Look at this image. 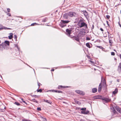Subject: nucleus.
Wrapping results in <instances>:
<instances>
[{"instance_id": "23", "label": "nucleus", "mask_w": 121, "mask_h": 121, "mask_svg": "<svg viewBox=\"0 0 121 121\" xmlns=\"http://www.w3.org/2000/svg\"><path fill=\"white\" fill-rule=\"evenodd\" d=\"M86 45L87 47H88L89 48H90V44L89 43H86Z\"/></svg>"}, {"instance_id": "14", "label": "nucleus", "mask_w": 121, "mask_h": 121, "mask_svg": "<svg viewBox=\"0 0 121 121\" xmlns=\"http://www.w3.org/2000/svg\"><path fill=\"white\" fill-rule=\"evenodd\" d=\"M102 89V86L101 84L100 83L99 86V87L98 89V91L99 92H100L101 90Z\"/></svg>"}, {"instance_id": "7", "label": "nucleus", "mask_w": 121, "mask_h": 121, "mask_svg": "<svg viewBox=\"0 0 121 121\" xmlns=\"http://www.w3.org/2000/svg\"><path fill=\"white\" fill-rule=\"evenodd\" d=\"M6 45L4 43H3L0 45V50H3L5 49Z\"/></svg>"}, {"instance_id": "3", "label": "nucleus", "mask_w": 121, "mask_h": 121, "mask_svg": "<svg viewBox=\"0 0 121 121\" xmlns=\"http://www.w3.org/2000/svg\"><path fill=\"white\" fill-rule=\"evenodd\" d=\"M69 17H77L78 16L77 13L74 12H70L68 13Z\"/></svg>"}, {"instance_id": "62", "label": "nucleus", "mask_w": 121, "mask_h": 121, "mask_svg": "<svg viewBox=\"0 0 121 121\" xmlns=\"http://www.w3.org/2000/svg\"><path fill=\"white\" fill-rule=\"evenodd\" d=\"M1 43V41L0 40V43Z\"/></svg>"}, {"instance_id": "9", "label": "nucleus", "mask_w": 121, "mask_h": 121, "mask_svg": "<svg viewBox=\"0 0 121 121\" xmlns=\"http://www.w3.org/2000/svg\"><path fill=\"white\" fill-rule=\"evenodd\" d=\"M69 16L68 13L64 14L63 16L64 19H68L69 18Z\"/></svg>"}, {"instance_id": "25", "label": "nucleus", "mask_w": 121, "mask_h": 121, "mask_svg": "<svg viewBox=\"0 0 121 121\" xmlns=\"http://www.w3.org/2000/svg\"><path fill=\"white\" fill-rule=\"evenodd\" d=\"M118 71L120 73H121V69L119 68L118 67Z\"/></svg>"}, {"instance_id": "44", "label": "nucleus", "mask_w": 121, "mask_h": 121, "mask_svg": "<svg viewBox=\"0 0 121 121\" xmlns=\"http://www.w3.org/2000/svg\"><path fill=\"white\" fill-rule=\"evenodd\" d=\"M82 12L84 14V13H85L86 12V10H83L82 11Z\"/></svg>"}, {"instance_id": "41", "label": "nucleus", "mask_w": 121, "mask_h": 121, "mask_svg": "<svg viewBox=\"0 0 121 121\" xmlns=\"http://www.w3.org/2000/svg\"><path fill=\"white\" fill-rule=\"evenodd\" d=\"M89 61H90V62H91V63L92 64H94V62L93 61H92L91 60H90Z\"/></svg>"}, {"instance_id": "57", "label": "nucleus", "mask_w": 121, "mask_h": 121, "mask_svg": "<svg viewBox=\"0 0 121 121\" xmlns=\"http://www.w3.org/2000/svg\"><path fill=\"white\" fill-rule=\"evenodd\" d=\"M21 100H22V102H23V101H24V100H23V99L22 98V99H21Z\"/></svg>"}, {"instance_id": "12", "label": "nucleus", "mask_w": 121, "mask_h": 121, "mask_svg": "<svg viewBox=\"0 0 121 121\" xmlns=\"http://www.w3.org/2000/svg\"><path fill=\"white\" fill-rule=\"evenodd\" d=\"M13 33H10L9 34V39H11L13 37Z\"/></svg>"}, {"instance_id": "55", "label": "nucleus", "mask_w": 121, "mask_h": 121, "mask_svg": "<svg viewBox=\"0 0 121 121\" xmlns=\"http://www.w3.org/2000/svg\"><path fill=\"white\" fill-rule=\"evenodd\" d=\"M51 71H53L54 70V69H52L51 70Z\"/></svg>"}, {"instance_id": "45", "label": "nucleus", "mask_w": 121, "mask_h": 121, "mask_svg": "<svg viewBox=\"0 0 121 121\" xmlns=\"http://www.w3.org/2000/svg\"><path fill=\"white\" fill-rule=\"evenodd\" d=\"M57 91V92H58V93H60L62 92L61 91Z\"/></svg>"}, {"instance_id": "10", "label": "nucleus", "mask_w": 121, "mask_h": 121, "mask_svg": "<svg viewBox=\"0 0 121 121\" xmlns=\"http://www.w3.org/2000/svg\"><path fill=\"white\" fill-rule=\"evenodd\" d=\"M103 97L102 96L97 95L95 96L94 97V98L95 99H102Z\"/></svg>"}, {"instance_id": "34", "label": "nucleus", "mask_w": 121, "mask_h": 121, "mask_svg": "<svg viewBox=\"0 0 121 121\" xmlns=\"http://www.w3.org/2000/svg\"><path fill=\"white\" fill-rule=\"evenodd\" d=\"M97 47L101 49H103V47L101 46H97Z\"/></svg>"}, {"instance_id": "52", "label": "nucleus", "mask_w": 121, "mask_h": 121, "mask_svg": "<svg viewBox=\"0 0 121 121\" xmlns=\"http://www.w3.org/2000/svg\"><path fill=\"white\" fill-rule=\"evenodd\" d=\"M23 102L24 103H25V104H26V103L25 102V101H23Z\"/></svg>"}, {"instance_id": "40", "label": "nucleus", "mask_w": 121, "mask_h": 121, "mask_svg": "<svg viewBox=\"0 0 121 121\" xmlns=\"http://www.w3.org/2000/svg\"><path fill=\"white\" fill-rule=\"evenodd\" d=\"M7 10L8 12H10V10L9 8L7 9Z\"/></svg>"}, {"instance_id": "4", "label": "nucleus", "mask_w": 121, "mask_h": 121, "mask_svg": "<svg viewBox=\"0 0 121 121\" xmlns=\"http://www.w3.org/2000/svg\"><path fill=\"white\" fill-rule=\"evenodd\" d=\"M102 100L104 101H103L104 103V102L105 103H108L111 101V99L108 98L103 97Z\"/></svg>"}, {"instance_id": "63", "label": "nucleus", "mask_w": 121, "mask_h": 121, "mask_svg": "<svg viewBox=\"0 0 121 121\" xmlns=\"http://www.w3.org/2000/svg\"><path fill=\"white\" fill-rule=\"evenodd\" d=\"M116 59L115 58V60H116Z\"/></svg>"}, {"instance_id": "18", "label": "nucleus", "mask_w": 121, "mask_h": 121, "mask_svg": "<svg viewBox=\"0 0 121 121\" xmlns=\"http://www.w3.org/2000/svg\"><path fill=\"white\" fill-rule=\"evenodd\" d=\"M4 44H7L8 45H9V42L8 41H5L4 42Z\"/></svg>"}, {"instance_id": "36", "label": "nucleus", "mask_w": 121, "mask_h": 121, "mask_svg": "<svg viewBox=\"0 0 121 121\" xmlns=\"http://www.w3.org/2000/svg\"><path fill=\"white\" fill-rule=\"evenodd\" d=\"M37 110L38 111H40L41 110V108L40 107H38L37 108Z\"/></svg>"}, {"instance_id": "17", "label": "nucleus", "mask_w": 121, "mask_h": 121, "mask_svg": "<svg viewBox=\"0 0 121 121\" xmlns=\"http://www.w3.org/2000/svg\"><path fill=\"white\" fill-rule=\"evenodd\" d=\"M118 92V90L117 89H116L113 92V94H115L117 93Z\"/></svg>"}, {"instance_id": "20", "label": "nucleus", "mask_w": 121, "mask_h": 121, "mask_svg": "<svg viewBox=\"0 0 121 121\" xmlns=\"http://www.w3.org/2000/svg\"><path fill=\"white\" fill-rule=\"evenodd\" d=\"M84 15L86 17H88V13L86 12H86L85 13H84Z\"/></svg>"}, {"instance_id": "38", "label": "nucleus", "mask_w": 121, "mask_h": 121, "mask_svg": "<svg viewBox=\"0 0 121 121\" xmlns=\"http://www.w3.org/2000/svg\"><path fill=\"white\" fill-rule=\"evenodd\" d=\"M75 102L76 103L78 104H80L79 102L78 101H76Z\"/></svg>"}, {"instance_id": "24", "label": "nucleus", "mask_w": 121, "mask_h": 121, "mask_svg": "<svg viewBox=\"0 0 121 121\" xmlns=\"http://www.w3.org/2000/svg\"><path fill=\"white\" fill-rule=\"evenodd\" d=\"M41 118L43 119V121H47V120L45 118H44L42 117H41Z\"/></svg>"}, {"instance_id": "49", "label": "nucleus", "mask_w": 121, "mask_h": 121, "mask_svg": "<svg viewBox=\"0 0 121 121\" xmlns=\"http://www.w3.org/2000/svg\"><path fill=\"white\" fill-rule=\"evenodd\" d=\"M33 96L34 98H36L37 97V96L36 95H34Z\"/></svg>"}, {"instance_id": "43", "label": "nucleus", "mask_w": 121, "mask_h": 121, "mask_svg": "<svg viewBox=\"0 0 121 121\" xmlns=\"http://www.w3.org/2000/svg\"><path fill=\"white\" fill-rule=\"evenodd\" d=\"M86 39L87 40H90V39L89 37H87L86 38Z\"/></svg>"}, {"instance_id": "5", "label": "nucleus", "mask_w": 121, "mask_h": 121, "mask_svg": "<svg viewBox=\"0 0 121 121\" xmlns=\"http://www.w3.org/2000/svg\"><path fill=\"white\" fill-rule=\"evenodd\" d=\"M72 30L71 29H67L66 30V34L69 37H70V34L71 33Z\"/></svg>"}, {"instance_id": "46", "label": "nucleus", "mask_w": 121, "mask_h": 121, "mask_svg": "<svg viewBox=\"0 0 121 121\" xmlns=\"http://www.w3.org/2000/svg\"><path fill=\"white\" fill-rule=\"evenodd\" d=\"M106 22L107 23L108 25V26H109V24H108V21H106Z\"/></svg>"}, {"instance_id": "27", "label": "nucleus", "mask_w": 121, "mask_h": 121, "mask_svg": "<svg viewBox=\"0 0 121 121\" xmlns=\"http://www.w3.org/2000/svg\"><path fill=\"white\" fill-rule=\"evenodd\" d=\"M14 104H15L17 105V106H19L20 105V104L18 102H15V103Z\"/></svg>"}, {"instance_id": "51", "label": "nucleus", "mask_w": 121, "mask_h": 121, "mask_svg": "<svg viewBox=\"0 0 121 121\" xmlns=\"http://www.w3.org/2000/svg\"><path fill=\"white\" fill-rule=\"evenodd\" d=\"M38 86H39V87L40 86L39 84L40 83L39 82H38Z\"/></svg>"}, {"instance_id": "61", "label": "nucleus", "mask_w": 121, "mask_h": 121, "mask_svg": "<svg viewBox=\"0 0 121 121\" xmlns=\"http://www.w3.org/2000/svg\"><path fill=\"white\" fill-rule=\"evenodd\" d=\"M102 77H101V79H102Z\"/></svg>"}, {"instance_id": "8", "label": "nucleus", "mask_w": 121, "mask_h": 121, "mask_svg": "<svg viewBox=\"0 0 121 121\" xmlns=\"http://www.w3.org/2000/svg\"><path fill=\"white\" fill-rule=\"evenodd\" d=\"M87 24H86L85 23L83 22L81 23V24L79 25V27L81 28L83 26H85L86 28H87Z\"/></svg>"}, {"instance_id": "29", "label": "nucleus", "mask_w": 121, "mask_h": 121, "mask_svg": "<svg viewBox=\"0 0 121 121\" xmlns=\"http://www.w3.org/2000/svg\"><path fill=\"white\" fill-rule=\"evenodd\" d=\"M47 21V20L46 18H45L43 20L42 22H45Z\"/></svg>"}, {"instance_id": "21", "label": "nucleus", "mask_w": 121, "mask_h": 121, "mask_svg": "<svg viewBox=\"0 0 121 121\" xmlns=\"http://www.w3.org/2000/svg\"><path fill=\"white\" fill-rule=\"evenodd\" d=\"M32 101L34 102H35L37 103H38V102L35 99H32Z\"/></svg>"}, {"instance_id": "58", "label": "nucleus", "mask_w": 121, "mask_h": 121, "mask_svg": "<svg viewBox=\"0 0 121 121\" xmlns=\"http://www.w3.org/2000/svg\"><path fill=\"white\" fill-rule=\"evenodd\" d=\"M119 25H120V27H121V25L120 24H119Z\"/></svg>"}, {"instance_id": "30", "label": "nucleus", "mask_w": 121, "mask_h": 121, "mask_svg": "<svg viewBox=\"0 0 121 121\" xmlns=\"http://www.w3.org/2000/svg\"><path fill=\"white\" fill-rule=\"evenodd\" d=\"M3 26L0 24V30L2 29Z\"/></svg>"}, {"instance_id": "2", "label": "nucleus", "mask_w": 121, "mask_h": 121, "mask_svg": "<svg viewBox=\"0 0 121 121\" xmlns=\"http://www.w3.org/2000/svg\"><path fill=\"white\" fill-rule=\"evenodd\" d=\"M86 108H82L81 109L82 111H81V113L84 114H88L89 113V111L88 110H86Z\"/></svg>"}, {"instance_id": "50", "label": "nucleus", "mask_w": 121, "mask_h": 121, "mask_svg": "<svg viewBox=\"0 0 121 121\" xmlns=\"http://www.w3.org/2000/svg\"><path fill=\"white\" fill-rule=\"evenodd\" d=\"M7 14L9 16H11V14L10 13H8Z\"/></svg>"}, {"instance_id": "42", "label": "nucleus", "mask_w": 121, "mask_h": 121, "mask_svg": "<svg viewBox=\"0 0 121 121\" xmlns=\"http://www.w3.org/2000/svg\"><path fill=\"white\" fill-rule=\"evenodd\" d=\"M15 47H16L17 48V49H18V50H19V48L18 47L17 45H15Z\"/></svg>"}, {"instance_id": "54", "label": "nucleus", "mask_w": 121, "mask_h": 121, "mask_svg": "<svg viewBox=\"0 0 121 121\" xmlns=\"http://www.w3.org/2000/svg\"><path fill=\"white\" fill-rule=\"evenodd\" d=\"M119 56L120 58L121 59V54H120L119 55Z\"/></svg>"}, {"instance_id": "1", "label": "nucleus", "mask_w": 121, "mask_h": 121, "mask_svg": "<svg viewBox=\"0 0 121 121\" xmlns=\"http://www.w3.org/2000/svg\"><path fill=\"white\" fill-rule=\"evenodd\" d=\"M70 22V20H61L60 25L62 28L63 27L66 26V24Z\"/></svg>"}, {"instance_id": "35", "label": "nucleus", "mask_w": 121, "mask_h": 121, "mask_svg": "<svg viewBox=\"0 0 121 121\" xmlns=\"http://www.w3.org/2000/svg\"><path fill=\"white\" fill-rule=\"evenodd\" d=\"M106 17L108 19H109L110 17V16L108 15H107L106 16Z\"/></svg>"}, {"instance_id": "26", "label": "nucleus", "mask_w": 121, "mask_h": 121, "mask_svg": "<svg viewBox=\"0 0 121 121\" xmlns=\"http://www.w3.org/2000/svg\"><path fill=\"white\" fill-rule=\"evenodd\" d=\"M14 38L15 39V40L16 41L17 40V35H14Z\"/></svg>"}, {"instance_id": "13", "label": "nucleus", "mask_w": 121, "mask_h": 121, "mask_svg": "<svg viewBox=\"0 0 121 121\" xmlns=\"http://www.w3.org/2000/svg\"><path fill=\"white\" fill-rule=\"evenodd\" d=\"M97 89L96 88H93L92 90V93H95L97 92Z\"/></svg>"}, {"instance_id": "31", "label": "nucleus", "mask_w": 121, "mask_h": 121, "mask_svg": "<svg viewBox=\"0 0 121 121\" xmlns=\"http://www.w3.org/2000/svg\"><path fill=\"white\" fill-rule=\"evenodd\" d=\"M118 68L121 69V63H120L119 64V65L118 66Z\"/></svg>"}, {"instance_id": "39", "label": "nucleus", "mask_w": 121, "mask_h": 121, "mask_svg": "<svg viewBox=\"0 0 121 121\" xmlns=\"http://www.w3.org/2000/svg\"><path fill=\"white\" fill-rule=\"evenodd\" d=\"M94 25H92V27L91 28V30H92L93 29H94Z\"/></svg>"}, {"instance_id": "28", "label": "nucleus", "mask_w": 121, "mask_h": 121, "mask_svg": "<svg viewBox=\"0 0 121 121\" xmlns=\"http://www.w3.org/2000/svg\"><path fill=\"white\" fill-rule=\"evenodd\" d=\"M37 91L38 92H41L42 91V90L41 89H40L39 90H37Z\"/></svg>"}, {"instance_id": "48", "label": "nucleus", "mask_w": 121, "mask_h": 121, "mask_svg": "<svg viewBox=\"0 0 121 121\" xmlns=\"http://www.w3.org/2000/svg\"><path fill=\"white\" fill-rule=\"evenodd\" d=\"M100 29L101 30V31H104V30H103V29L101 28H100Z\"/></svg>"}, {"instance_id": "6", "label": "nucleus", "mask_w": 121, "mask_h": 121, "mask_svg": "<svg viewBox=\"0 0 121 121\" xmlns=\"http://www.w3.org/2000/svg\"><path fill=\"white\" fill-rule=\"evenodd\" d=\"M75 92L79 95H83L85 94L82 91L80 90H77L75 91Z\"/></svg>"}, {"instance_id": "60", "label": "nucleus", "mask_w": 121, "mask_h": 121, "mask_svg": "<svg viewBox=\"0 0 121 121\" xmlns=\"http://www.w3.org/2000/svg\"><path fill=\"white\" fill-rule=\"evenodd\" d=\"M44 68V69H47L48 68Z\"/></svg>"}, {"instance_id": "11", "label": "nucleus", "mask_w": 121, "mask_h": 121, "mask_svg": "<svg viewBox=\"0 0 121 121\" xmlns=\"http://www.w3.org/2000/svg\"><path fill=\"white\" fill-rule=\"evenodd\" d=\"M115 108L118 112L121 114V108H120L119 107L117 106H115Z\"/></svg>"}, {"instance_id": "37", "label": "nucleus", "mask_w": 121, "mask_h": 121, "mask_svg": "<svg viewBox=\"0 0 121 121\" xmlns=\"http://www.w3.org/2000/svg\"><path fill=\"white\" fill-rule=\"evenodd\" d=\"M37 24L36 23H34L32 24L31 25V26H33L35 24Z\"/></svg>"}, {"instance_id": "19", "label": "nucleus", "mask_w": 121, "mask_h": 121, "mask_svg": "<svg viewBox=\"0 0 121 121\" xmlns=\"http://www.w3.org/2000/svg\"><path fill=\"white\" fill-rule=\"evenodd\" d=\"M2 29H4L5 30H10L11 29L10 28H7L6 27L3 26Z\"/></svg>"}, {"instance_id": "32", "label": "nucleus", "mask_w": 121, "mask_h": 121, "mask_svg": "<svg viewBox=\"0 0 121 121\" xmlns=\"http://www.w3.org/2000/svg\"><path fill=\"white\" fill-rule=\"evenodd\" d=\"M115 54L114 52H111V55L112 56L115 55Z\"/></svg>"}, {"instance_id": "64", "label": "nucleus", "mask_w": 121, "mask_h": 121, "mask_svg": "<svg viewBox=\"0 0 121 121\" xmlns=\"http://www.w3.org/2000/svg\"><path fill=\"white\" fill-rule=\"evenodd\" d=\"M108 32V34H109V33Z\"/></svg>"}, {"instance_id": "33", "label": "nucleus", "mask_w": 121, "mask_h": 121, "mask_svg": "<svg viewBox=\"0 0 121 121\" xmlns=\"http://www.w3.org/2000/svg\"><path fill=\"white\" fill-rule=\"evenodd\" d=\"M113 112L114 113H115L116 112V111L115 110V109H114V108H113Z\"/></svg>"}, {"instance_id": "22", "label": "nucleus", "mask_w": 121, "mask_h": 121, "mask_svg": "<svg viewBox=\"0 0 121 121\" xmlns=\"http://www.w3.org/2000/svg\"><path fill=\"white\" fill-rule=\"evenodd\" d=\"M49 91H51L52 92H57V90H49Z\"/></svg>"}, {"instance_id": "47", "label": "nucleus", "mask_w": 121, "mask_h": 121, "mask_svg": "<svg viewBox=\"0 0 121 121\" xmlns=\"http://www.w3.org/2000/svg\"><path fill=\"white\" fill-rule=\"evenodd\" d=\"M109 43L112 44V40H110L109 41Z\"/></svg>"}, {"instance_id": "56", "label": "nucleus", "mask_w": 121, "mask_h": 121, "mask_svg": "<svg viewBox=\"0 0 121 121\" xmlns=\"http://www.w3.org/2000/svg\"><path fill=\"white\" fill-rule=\"evenodd\" d=\"M117 82H119V79H117Z\"/></svg>"}, {"instance_id": "53", "label": "nucleus", "mask_w": 121, "mask_h": 121, "mask_svg": "<svg viewBox=\"0 0 121 121\" xmlns=\"http://www.w3.org/2000/svg\"><path fill=\"white\" fill-rule=\"evenodd\" d=\"M23 102L24 103H25V104H26V103L25 102V101H23Z\"/></svg>"}, {"instance_id": "15", "label": "nucleus", "mask_w": 121, "mask_h": 121, "mask_svg": "<svg viewBox=\"0 0 121 121\" xmlns=\"http://www.w3.org/2000/svg\"><path fill=\"white\" fill-rule=\"evenodd\" d=\"M43 100L44 101L47 103L50 104H51L52 103V102L51 101L45 100V99H43Z\"/></svg>"}, {"instance_id": "16", "label": "nucleus", "mask_w": 121, "mask_h": 121, "mask_svg": "<svg viewBox=\"0 0 121 121\" xmlns=\"http://www.w3.org/2000/svg\"><path fill=\"white\" fill-rule=\"evenodd\" d=\"M73 40H76V41L78 42H79V38L76 37H73Z\"/></svg>"}, {"instance_id": "59", "label": "nucleus", "mask_w": 121, "mask_h": 121, "mask_svg": "<svg viewBox=\"0 0 121 121\" xmlns=\"http://www.w3.org/2000/svg\"><path fill=\"white\" fill-rule=\"evenodd\" d=\"M60 86L61 88L63 87L62 86Z\"/></svg>"}]
</instances>
